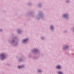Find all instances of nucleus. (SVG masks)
<instances>
[{
  "label": "nucleus",
  "instance_id": "1",
  "mask_svg": "<svg viewBox=\"0 0 74 74\" xmlns=\"http://www.w3.org/2000/svg\"><path fill=\"white\" fill-rule=\"evenodd\" d=\"M28 40V39H27V38L26 39H24V40H23V42H26V41H27V40Z\"/></svg>",
  "mask_w": 74,
  "mask_h": 74
},
{
  "label": "nucleus",
  "instance_id": "2",
  "mask_svg": "<svg viewBox=\"0 0 74 74\" xmlns=\"http://www.w3.org/2000/svg\"><path fill=\"white\" fill-rule=\"evenodd\" d=\"M61 67L60 66H56V68H57V69H60Z\"/></svg>",
  "mask_w": 74,
  "mask_h": 74
},
{
  "label": "nucleus",
  "instance_id": "3",
  "mask_svg": "<svg viewBox=\"0 0 74 74\" xmlns=\"http://www.w3.org/2000/svg\"><path fill=\"white\" fill-rule=\"evenodd\" d=\"M23 67V66H18V69H20L21 68H22V67Z\"/></svg>",
  "mask_w": 74,
  "mask_h": 74
},
{
  "label": "nucleus",
  "instance_id": "4",
  "mask_svg": "<svg viewBox=\"0 0 74 74\" xmlns=\"http://www.w3.org/2000/svg\"><path fill=\"white\" fill-rule=\"evenodd\" d=\"M64 17H68V15L67 14H65L64 15Z\"/></svg>",
  "mask_w": 74,
  "mask_h": 74
},
{
  "label": "nucleus",
  "instance_id": "5",
  "mask_svg": "<svg viewBox=\"0 0 74 74\" xmlns=\"http://www.w3.org/2000/svg\"><path fill=\"white\" fill-rule=\"evenodd\" d=\"M58 73L59 74H62V73L60 71L58 72Z\"/></svg>",
  "mask_w": 74,
  "mask_h": 74
},
{
  "label": "nucleus",
  "instance_id": "6",
  "mask_svg": "<svg viewBox=\"0 0 74 74\" xmlns=\"http://www.w3.org/2000/svg\"><path fill=\"white\" fill-rule=\"evenodd\" d=\"M51 29H53V27L52 26H51Z\"/></svg>",
  "mask_w": 74,
  "mask_h": 74
},
{
  "label": "nucleus",
  "instance_id": "7",
  "mask_svg": "<svg viewBox=\"0 0 74 74\" xmlns=\"http://www.w3.org/2000/svg\"><path fill=\"white\" fill-rule=\"evenodd\" d=\"M38 72H40L41 71V70H39L38 71Z\"/></svg>",
  "mask_w": 74,
  "mask_h": 74
},
{
  "label": "nucleus",
  "instance_id": "8",
  "mask_svg": "<svg viewBox=\"0 0 74 74\" xmlns=\"http://www.w3.org/2000/svg\"><path fill=\"white\" fill-rule=\"evenodd\" d=\"M0 31H1H1H2V30H1V29H0Z\"/></svg>",
  "mask_w": 74,
  "mask_h": 74
},
{
  "label": "nucleus",
  "instance_id": "9",
  "mask_svg": "<svg viewBox=\"0 0 74 74\" xmlns=\"http://www.w3.org/2000/svg\"><path fill=\"white\" fill-rule=\"evenodd\" d=\"M1 56H2V55H1Z\"/></svg>",
  "mask_w": 74,
  "mask_h": 74
}]
</instances>
